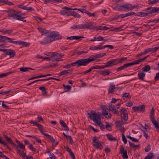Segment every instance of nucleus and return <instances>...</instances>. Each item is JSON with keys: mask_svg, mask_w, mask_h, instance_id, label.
Listing matches in <instances>:
<instances>
[{"mask_svg": "<svg viewBox=\"0 0 159 159\" xmlns=\"http://www.w3.org/2000/svg\"><path fill=\"white\" fill-rule=\"evenodd\" d=\"M110 72V70H106L104 71H101L100 74L102 75H109Z\"/></svg>", "mask_w": 159, "mask_h": 159, "instance_id": "30", "label": "nucleus"}, {"mask_svg": "<svg viewBox=\"0 0 159 159\" xmlns=\"http://www.w3.org/2000/svg\"><path fill=\"white\" fill-rule=\"evenodd\" d=\"M67 140L68 141L69 143L70 144H71L73 143V141L71 137L70 136H67Z\"/></svg>", "mask_w": 159, "mask_h": 159, "instance_id": "52", "label": "nucleus"}, {"mask_svg": "<svg viewBox=\"0 0 159 159\" xmlns=\"http://www.w3.org/2000/svg\"><path fill=\"white\" fill-rule=\"evenodd\" d=\"M116 89H118V88L117 87H116L115 85L111 84L108 89V93H114Z\"/></svg>", "mask_w": 159, "mask_h": 159, "instance_id": "13", "label": "nucleus"}, {"mask_svg": "<svg viewBox=\"0 0 159 159\" xmlns=\"http://www.w3.org/2000/svg\"><path fill=\"white\" fill-rule=\"evenodd\" d=\"M28 69L34 70V69L31 68L26 67H21L20 68V70L22 72H26L28 70Z\"/></svg>", "mask_w": 159, "mask_h": 159, "instance_id": "36", "label": "nucleus"}, {"mask_svg": "<svg viewBox=\"0 0 159 159\" xmlns=\"http://www.w3.org/2000/svg\"><path fill=\"white\" fill-rule=\"evenodd\" d=\"M86 12H87L86 14L89 17H90V16L95 17L96 16V13H91L89 12L88 11H87Z\"/></svg>", "mask_w": 159, "mask_h": 159, "instance_id": "44", "label": "nucleus"}, {"mask_svg": "<svg viewBox=\"0 0 159 159\" xmlns=\"http://www.w3.org/2000/svg\"><path fill=\"white\" fill-rule=\"evenodd\" d=\"M0 38L1 39V42L4 43L6 42L8 37L5 36L0 35Z\"/></svg>", "mask_w": 159, "mask_h": 159, "instance_id": "37", "label": "nucleus"}, {"mask_svg": "<svg viewBox=\"0 0 159 159\" xmlns=\"http://www.w3.org/2000/svg\"><path fill=\"white\" fill-rule=\"evenodd\" d=\"M18 145L20 148L22 149H25V146L22 143H20Z\"/></svg>", "mask_w": 159, "mask_h": 159, "instance_id": "57", "label": "nucleus"}, {"mask_svg": "<svg viewBox=\"0 0 159 159\" xmlns=\"http://www.w3.org/2000/svg\"><path fill=\"white\" fill-rule=\"evenodd\" d=\"M154 79L155 80H157L159 79V73H157L156 74Z\"/></svg>", "mask_w": 159, "mask_h": 159, "instance_id": "63", "label": "nucleus"}, {"mask_svg": "<svg viewBox=\"0 0 159 159\" xmlns=\"http://www.w3.org/2000/svg\"><path fill=\"white\" fill-rule=\"evenodd\" d=\"M105 55V53H103L102 54H97L96 56L92 55L91 56H92V57H93V58L94 59V60H95L97 58L102 57Z\"/></svg>", "mask_w": 159, "mask_h": 159, "instance_id": "34", "label": "nucleus"}, {"mask_svg": "<svg viewBox=\"0 0 159 159\" xmlns=\"http://www.w3.org/2000/svg\"><path fill=\"white\" fill-rule=\"evenodd\" d=\"M28 148L32 151L34 152H35L36 151V149L33 147L32 145L31 144H29Z\"/></svg>", "mask_w": 159, "mask_h": 159, "instance_id": "49", "label": "nucleus"}, {"mask_svg": "<svg viewBox=\"0 0 159 159\" xmlns=\"http://www.w3.org/2000/svg\"><path fill=\"white\" fill-rule=\"evenodd\" d=\"M59 13L60 14L62 15H66L67 16H69L70 15V12H67L66 11L64 10H60Z\"/></svg>", "mask_w": 159, "mask_h": 159, "instance_id": "38", "label": "nucleus"}, {"mask_svg": "<svg viewBox=\"0 0 159 159\" xmlns=\"http://www.w3.org/2000/svg\"><path fill=\"white\" fill-rule=\"evenodd\" d=\"M62 38V36L59 34L58 32L52 31L50 34L43 39V41L45 43H49L53 41L61 39Z\"/></svg>", "mask_w": 159, "mask_h": 159, "instance_id": "1", "label": "nucleus"}, {"mask_svg": "<svg viewBox=\"0 0 159 159\" xmlns=\"http://www.w3.org/2000/svg\"><path fill=\"white\" fill-rule=\"evenodd\" d=\"M92 56H90L89 58L80 59L76 60L75 61L71 63L70 64L72 66H85L91 61H94V59L93 58Z\"/></svg>", "mask_w": 159, "mask_h": 159, "instance_id": "2", "label": "nucleus"}, {"mask_svg": "<svg viewBox=\"0 0 159 159\" xmlns=\"http://www.w3.org/2000/svg\"><path fill=\"white\" fill-rule=\"evenodd\" d=\"M138 76L139 79L142 81H145L144 80L145 74L144 72L140 71H139L138 72Z\"/></svg>", "mask_w": 159, "mask_h": 159, "instance_id": "14", "label": "nucleus"}, {"mask_svg": "<svg viewBox=\"0 0 159 159\" xmlns=\"http://www.w3.org/2000/svg\"><path fill=\"white\" fill-rule=\"evenodd\" d=\"M88 117L97 124L101 129H105L104 125L101 122H98V119L100 118L93 111H91L90 113H88Z\"/></svg>", "mask_w": 159, "mask_h": 159, "instance_id": "4", "label": "nucleus"}, {"mask_svg": "<svg viewBox=\"0 0 159 159\" xmlns=\"http://www.w3.org/2000/svg\"><path fill=\"white\" fill-rule=\"evenodd\" d=\"M132 110L134 112L140 111L143 112L145 110V106L144 105H140L139 106H135L132 107Z\"/></svg>", "mask_w": 159, "mask_h": 159, "instance_id": "10", "label": "nucleus"}, {"mask_svg": "<svg viewBox=\"0 0 159 159\" xmlns=\"http://www.w3.org/2000/svg\"><path fill=\"white\" fill-rule=\"evenodd\" d=\"M18 7L19 8L27 10H32L33 9L31 7H27L26 6H24L22 5H18Z\"/></svg>", "mask_w": 159, "mask_h": 159, "instance_id": "23", "label": "nucleus"}, {"mask_svg": "<svg viewBox=\"0 0 159 159\" xmlns=\"http://www.w3.org/2000/svg\"><path fill=\"white\" fill-rule=\"evenodd\" d=\"M5 54L6 55H9L10 57H12L15 55L16 52L13 50L7 49Z\"/></svg>", "mask_w": 159, "mask_h": 159, "instance_id": "12", "label": "nucleus"}, {"mask_svg": "<svg viewBox=\"0 0 159 159\" xmlns=\"http://www.w3.org/2000/svg\"><path fill=\"white\" fill-rule=\"evenodd\" d=\"M46 135V136L50 140V141L52 142H55V140H56V139H54L53 138L52 136H51L48 135L47 134H45Z\"/></svg>", "mask_w": 159, "mask_h": 159, "instance_id": "31", "label": "nucleus"}, {"mask_svg": "<svg viewBox=\"0 0 159 159\" xmlns=\"http://www.w3.org/2000/svg\"><path fill=\"white\" fill-rule=\"evenodd\" d=\"M107 138L109 140L111 141H115L116 139L115 137H113L112 135L110 134H108L106 135Z\"/></svg>", "mask_w": 159, "mask_h": 159, "instance_id": "33", "label": "nucleus"}, {"mask_svg": "<svg viewBox=\"0 0 159 159\" xmlns=\"http://www.w3.org/2000/svg\"><path fill=\"white\" fill-rule=\"evenodd\" d=\"M127 59V57H122L120 58L112 60L113 65H116L119 63L122 62L123 61H124Z\"/></svg>", "mask_w": 159, "mask_h": 159, "instance_id": "11", "label": "nucleus"}, {"mask_svg": "<svg viewBox=\"0 0 159 159\" xmlns=\"http://www.w3.org/2000/svg\"><path fill=\"white\" fill-rule=\"evenodd\" d=\"M104 107L102 108V114L107 119L111 118V113H109V109L107 108L106 106L104 105Z\"/></svg>", "mask_w": 159, "mask_h": 159, "instance_id": "9", "label": "nucleus"}, {"mask_svg": "<svg viewBox=\"0 0 159 159\" xmlns=\"http://www.w3.org/2000/svg\"><path fill=\"white\" fill-rule=\"evenodd\" d=\"M21 45L25 47H27L29 46L30 45V43H27V42H22V43H21Z\"/></svg>", "mask_w": 159, "mask_h": 159, "instance_id": "51", "label": "nucleus"}, {"mask_svg": "<svg viewBox=\"0 0 159 159\" xmlns=\"http://www.w3.org/2000/svg\"><path fill=\"white\" fill-rule=\"evenodd\" d=\"M17 152L19 154V155L21 157L22 159H25V153L23 151H21L18 148H17Z\"/></svg>", "mask_w": 159, "mask_h": 159, "instance_id": "19", "label": "nucleus"}, {"mask_svg": "<svg viewBox=\"0 0 159 159\" xmlns=\"http://www.w3.org/2000/svg\"><path fill=\"white\" fill-rule=\"evenodd\" d=\"M135 15V13L132 11H131L130 12H128L125 14V15L126 17L130 16L131 15Z\"/></svg>", "mask_w": 159, "mask_h": 159, "instance_id": "48", "label": "nucleus"}, {"mask_svg": "<svg viewBox=\"0 0 159 159\" xmlns=\"http://www.w3.org/2000/svg\"><path fill=\"white\" fill-rule=\"evenodd\" d=\"M108 108H109V110L112 111H113L116 109L115 106L111 104L109 105Z\"/></svg>", "mask_w": 159, "mask_h": 159, "instance_id": "43", "label": "nucleus"}, {"mask_svg": "<svg viewBox=\"0 0 159 159\" xmlns=\"http://www.w3.org/2000/svg\"><path fill=\"white\" fill-rule=\"evenodd\" d=\"M25 159H33V157L31 156H27L25 154Z\"/></svg>", "mask_w": 159, "mask_h": 159, "instance_id": "64", "label": "nucleus"}, {"mask_svg": "<svg viewBox=\"0 0 159 159\" xmlns=\"http://www.w3.org/2000/svg\"><path fill=\"white\" fill-rule=\"evenodd\" d=\"M150 52H155L157 51V50L158 49V47H155L153 48H148Z\"/></svg>", "mask_w": 159, "mask_h": 159, "instance_id": "45", "label": "nucleus"}, {"mask_svg": "<svg viewBox=\"0 0 159 159\" xmlns=\"http://www.w3.org/2000/svg\"><path fill=\"white\" fill-rule=\"evenodd\" d=\"M70 28L73 30H81L82 29L81 24L74 25L71 27Z\"/></svg>", "mask_w": 159, "mask_h": 159, "instance_id": "21", "label": "nucleus"}, {"mask_svg": "<svg viewBox=\"0 0 159 159\" xmlns=\"http://www.w3.org/2000/svg\"><path fill=\"white\" fill-rule=\"evenodd\" d=\"M12 72H9L6 73H3L0 75V78H2L5 77L7 75H9L10 74H11Z\"/></svg>", "mask_w": 159, "mask_h": 159, "instance_id": "41", "label": "nucleus"}, {"mask_svg": "<svg viewBox=\"0 0 159 159\" xmlns=\"http://www.w3.org/2000/svg\"><path fill=\"white\" fill-rule=\"evenodd\" d=\"M106 128L108 130L111 129V127L108 122H106Z\"/></svg>", "mask_w": 159, "mask_h": 159, "instance_id": "54", "label": "nucleus"}, {"mask_svg": "<svg viewBox=\"0 0 159 159\" xmlns=\"http://www.w3.org/2000/svg\"><path fill=\"white\" fill-rule=\"evenodd\" d=\"M39 89L42 91L43 92L44 94H47V92L46 89L44 87L41 86L39 87Z\"/></svg>", "mask_w": 159, "mask_h": 159, "instance_id": "42", "label": "nucleus"}, {"mask_svg": "<svg viewBox=\"0 0 159 159\" xmlns=\"http://www.w3.org/2000/svg\"><path fill=\"white\" fill-rule=\"evenodd\" d=\"M116 125L117 127H119L122 126V124L119 121H117L116 122Z\"/></svg>", "mask_w": 159, "mask_h": 159, "instance_id": "56", "label": "nucleus"}, {"mask_svg": "<svg viewBox=\"0 0 159 159\" xmlns=\"http://www.w3.org/2000/svg\"><path fill=\"white\" fill-rule=\"evenodd\" d=\"M120 152L121 153L123 158H128V157L127 154V150L126 149H125L124 147L122 145L120 146Z\"/></svg>", "mask_w": 159, "mask_h": 159, "instance_id": "8", "label": "nucleus"}, {"mask_svg": "<svg viewBox=\"0 0 159 159\" xmlns=\"http://www.w3.org/2000/svg\"><path fill=\"white\" fill-rule=\"evenodd\" d=\"M129 93H125L123 95V96H122V97L123 98V97H125V98H129L130 99L131 98V96L130 95H129Z\"/></svg>", "mask_w": 159, "mask_h": 159, "instance_id": "46", "label": "nucleus"}, {"mask_svg": "<svg viewBox=\"0 0 159 159\" xmlns=\"http://www.w3.org/2000/svg\"><path fill=\"white\" fill-rule=\"evenodd\" d=\"M45 3L49 2H53L55 3L61 2H62V0H43Z\"/></svg>", "mask_w": 159, "mask_h": 159, "instance_id": "29", "label": "nucleus"}, {"mask_svg": "<svg viewBox=\"0 0 159 159\" xmlns=\"http://www.w3.org/2000/svg\"><path fill=\"white\" fill-rule=\"evenodd\" d=\"M38 29L39 30V31L41 33H46V30L44 29L41 28H39Z\"/></svg>", "mask_w": 159, "mask_h": 159, "instance_id": "58", "label": "nucleus"}, {"mask_svg": "<svg viewBox=\"0 0 159 159\" xmlns=\"http://www.w3.org/2000/svg\"><path fill=\"white\" fill-rule=\"evenodd\" d=\"M154 156V155L152 153L150 152L149 154L145 157L144 159H152Z\"/></svg>", "mask_w": 159, "mask_h": 159, "instance_id": "40", "label": "nucleus"}, {"mask_svg": "<svg viewBox=\"0 0 159 159\" xmlns=\"http://www.w3.org/2000/svg\"><path fill=\"white\" fill-rule=\"evenodd\" d=\"M104 40H105V41L106 40H104L103 37L101 36H99L98 37H94L93 39H91L90 41L94 42L95 41H101Z\"/></svg>", "mask_w": 159, "mask_h": 159, "instance_id": "20", "label": "nucleus"}, {"mask_svg": "<svg viewBox=\"0 0 159 159\" xmlns=\"http://www.w3.org/2000/svg\"><path fill=\"white\" fill-rule=\"evenodd\" d=\"M14 40V39H12L11 38L8 37L7 39V40H8V42L9 43L15 44V41H14L13 40Z\"/></svg>", "mask_w": 159, "mask_h": 159, "instance_id": "53", "label": "nucleus"}, {"mask_svg": "<svg viewBox=\"0 0 159 159\" xmlns=\"http://www.w3.org/2000/svg\"><path fill=\"white\" fill-rule=\"evenodd\" d=\"M149 11H145V12H138L137 14L135 13V16H144L148 14H150Z\"/></svg>", "mask_w": 159, "mask_h": 159, "instance_id": "17", "label": "nucleus"}, {"mask_svg": "<svg viewBox=\"0 0 159 159\" xmlns=\"http://www.w3.org/2000/svg\"><path fill=\"white\" fill-rule=\"evenodd\" d=\"M106 66H107V67H109L111 66L114 65H113V60H111V61H108L106 64Z\"/></svg>", "mask_w": 159, "mask_h": 159, "instance_id": "47", "label": "nucleus"}, {"mask_svg": "<svg viewBox=\"0 0 159 159\" xmlns=\"http://www.w3.org/2000/svg\"><path fill=\"white\" fill-rule=\"evenodd\" d=\"M30 123L34 125L37 126H39V124L37 123L35 121H34L33 120H31L30 122Z\"/></svg>", "mask_w": 159, "mask_h": 159, "instance_id": "59", "label": "nucleus"}, {"mask_svg": "<svg viewBox=\"0 0 159 159\" xmlns=\"http://www.w3.org/2000/svg\"><path fill=\"white\" fill-rule=\"evenodd\" d=\"M129 67V66L128 63H126L124 64L123 66H121L117 68V70L118 71H120Z\"/></svg>", "mask_w": 159, "mask_h": 159, "instance_id": "24", "label": "nucleus"}, {"mask_svg": "<svg viewBox=\"0 0 159 159\" xmlns=\"http://www.w3.org/2000/svg\"><path fill=\"white\" fill-rule=\"evenodd\" d=\"M4 136L6 139L8 143L12 144L13 146H16V144L13 142L11 139L10 138H8L7 136L5 134L4 135Z\"/></svg>", "mask_w": 159, "mask_h": 159, "instance_id": "26", "label": "nucleus"}, {"mask_svg": "<svg viewBox=\"0 0 159 159\" xmlns=\"http://www.w3.org/2000/svg\"><path fill=\"white\" fill-rule=\"evenodd\" d=\"M23 14L17 11L11 9L8 12V16L9 17H12L13 19L26 22V20H24V18L22 16Z\"/></svg>", "mask_w": 159, "mask_h": 159, "instance_id": "3", "label": "nucleus"}, {"mask_svg": "<svg viewBox=\"0 0 159 159\" xmlns=\"http://www.w3.org/2000/svg\"><path fill=\"white\" fill-rule=\"evenodd\" d=\"M93 145L96 148L99 149L100 150L102 149L103 148L99 141L97 142H95L94 143H93Z\"/></svg>", "mask_w": 159, "mask_h": 159, "instance_id": "15", "label": "nucleus"}, {"mask_svg": "<svg viewBox=\"0 0 159 159\" xmlns=\"http://www.w3.org/2000/svg\"><path fill=\"white\" fill-rule=\"evenodd\" d=\"M119 129L121 132H123V133L125 131V128L122 126L119 127Z\"/></svg>", "mask_w": 159, "mask_h": 159, "instance_id": "55", "label": "nucleus"}, {"mask_svg": "<svg viewBox=\"0 0 159 159\" xmlns=\"http://www.w3.org/2000/svg\"><path fill=\"white\" fill-rule=\"evenodd\" d=\"M93 143H94L95 142H98L99 140L96 137H94L93 138Z\"/></svg>", "mask_w": 159, "mask_h": 159, "instance_id": "62", "label": "nucleus"}, {"mask_svg": "<svg viewBox=\"0 0 159 159\" xmlns=\"http://www.w3.org/2000/svg\"><path fill=\"white\" fill-rule=\"evenodd\" d=\"M70 15H72L75 17L79 18L80 17V15L78 14L77 13L75 12H70Z\"/></svg>", "mask_w": 159, "mask_h": 159, "instance_id": "39", "label": "nucleus"}, {"mask_svg": "<svg viewBox=\"0 0 159 159\" xmlns=\"http://www.w3.org/2000/svg\"><path fill=\"white\" fill-rule=\"evenodd\" d=\"M142 70L143 72H147L148 71L150 70V67L148 65H147L143 67Z\"/></svg>", "mask_w": 159, "mask_h": 159, "instance_id": "28", "label": "nucleus"}, {"mask_svg": "<svg viewBox=\"0 0 159 159\" xmlns=\"http://www.w3.org/2000/svg\"><path fill=\"white\" fill-rule=\"evenodd\" d=\"M121 118L125 121H126L128 119V114L127 111L125 109L122 107L120 111Z\"/></svg>", "mask_w": 159, "mask_h": 159, "instance_id": "7", "label": "nucleus"}, {"mask_svg": "<svg viewBox=\"0 0 159 159\" xmlns=\"http://www.w3.org/2000/svg\"><path fill=\"white\" fill-rule=\"evenodd\" d=\"M59 122L60 124L63 126L64 128L63 130L65 131H68L69 130L68 127L65 122L62 120H60Z\"/></svg>", "mask_w": 159, "mask_h": 159, "instance_id": "16", "label": "nucleus"}, {"mask_svg": "<svg viewBox=\"0 0 159 159\" xmlns=\"http://www.w3.org/2000/svg\"><path fill=\"white\" fill-rule=\"evenodd\" d=\"M84 37L83 36H72L70 37H68L67 38V39H69L70 40H73V39H82L84 38Z\"/></svg>", "mask_w": 159, "mask_h": 159, "instance_id": "22", "label": "nucleus"}, {"mask_svg": "<svg viewBox=\"0 0 159 159\" xmlns=\"http://www.w3.org/2000/svg\"><path fill=\"white\" fill-rule=\"evenodd\" d=\"M93 22H86L84 23L81 24L82 29H93L95 28V26L93 25Z\"/></svg>", "mask_w": 159, "mask_h": 159, "instance_id": "5", "label": "nucleus"}, {"mask_svg": "<svg viewBox=\"0 0 159 159\" xmlns=\"http://www.w3.org/2000/svg\"><path fill=\"white\" fill-rule=\"evenodd\" d=\"M149 52L148 49L146 50L144 52H143L142 53L139 55V56H141L142 55L145 54L148 52Z\"/></svg>", "mask_w": 159, "mask_h": 159, "instance_id": "61", "label": "nucleus"}, {"mask_svg": "<svg viewBox=\"0 0 159 159\" xmlns=\"http://www.w3.org/2000/svg\"><path fill=\"white\" fill-rule=\"evenodd\" d=\"M142 61L140 59L135 60L131 63H128L129 66H131L137 64H139L140 62Z\"/></svg>", "mask_w": 159, "mask_h": 159, "instance_id": "27", "label": "nucleus"}, {"mask_svg": "<svg viewBox=\"0 0 159 159\" xmlns=\"http://www.w3.org/2000/svg\"><path fill=\"white\" fill-rule=\"evenodd\" d=\"M94 29H96V30H106L109 29V28L106 26H98L96 27L95 26Z\"/></svg>", "mask_w": 159, "mask_h": 159, "instance_id": "18", "label": "nucleus"}, {"mask_svg": "<svg viewBox=\"0 0 159 159\" xmlns=\"http://www.w3.org/2000/svg\"><path fill=\"white\" fill-rule=\"evenodd\" d=\"M72 70L71 69H69L67 70H64L60 73V75H66L67 74L69 73H70L71 71Z\"/></svg>", "mask_w": 159, "mask_h": 159, "instance_id": "32", "label": "nucleus"}, {"mask_svg": "<svg viewBox=\"0 0 159 159\" xmlns=\"http://www.w3.org/2000/svg\"><path fill=\"white\" fill-rule=\"evenodd\" d=\"M137 6H135L134 5L127 3L126 4L120 6V9L124 10H125L128 11L131 10L135 8H137Z\"/></svg>", "mask_w": 159, "mask_h": 159, "instance_id": "6", "label": "nucleus"}, {"mask_svg": "<svg viewBox=\"0 0 159 159\" xmlns=\"http://www.w3.org/2000/svg\"><path fill=\"white\" fill-rule=\"evenodd\" d=\"M122 140L125 144H126L127 143V140L126 139L124 133H123L122 135Z\"/></svg>", "mask_w": 159, "mask_h": 159, "instance_id": "50", "label": "nucleus"}, {"mask_svg": "<svg viewBox=\"0 0 159 159\" xmlns=\"http://www.w3.org/2000/svg\"><path fill=\"white\" fill-rule=\"evenodd\" d=\"M64 90L65 92H68L70 91L71 89V87L70 85H66L64 84L63 85Z\"/></svg>", "mask_w": 159, "mask_h": 159, "instance_id": "35", "label": "nucleus"}, {"mask_svg": "<svg viewBox=\"0 0 159 159\" xmlns=\"http://www.w3.org/2000/svg\"><path fill=\"white\" fill-rule=\"evenodd\" d=\"M150 149V146L149 145H148L145 148L144 150L146 152H148L149 151Z\"/></svg>", "mask_w": 159, "mask_h": 159, "instance_id": "60", "label": "nucleus"}, {"mask_svg": "<svg viewBox=\"0 0 159 159\" xmlns=\"http://www.w3.org/2000/svg\"><path fill=\"white\" fill-rule=\"evenodd\" d=\"M150 14L152 13H154L156 12H158L159 13V8L158 7H152V10L151 11H149Z\"/></svg>", "mask_w": 159, "mask_h": 159, "instance_id": "25", "label": "nucleus"}]
</instances>
